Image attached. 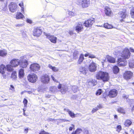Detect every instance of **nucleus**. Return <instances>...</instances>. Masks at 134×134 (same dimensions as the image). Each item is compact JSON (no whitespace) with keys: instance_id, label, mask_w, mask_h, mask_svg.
Returning a JSON list of instances; mask_svg holds the SVG:
<instances>
[{"instance_id":"12","label":"nucleus","mask_w":134,"mask_h":134,"mask_svg":"<svg viewBox=\"0 0 134 134\" xmlns=\"http://www.w3.org/2000/svg\"><path fill=\"white\" fill-rule=\"evenodd\" d=\"M94 22V21L93 19H90L86 21L83 24L86 27H90L91 26Z\"/></svg>"},{"instance_id":"57","label":"nucleus","mask_w":134,"mask_h":134,"mask_svg":"<svg viewBox=\"0 0 134 134\" xmlns=\"http://www.w3.org/2000/svg\"><path fill=\"white\" fill-rule=\"evenodd\" d=\"M130 50L131 52H134V50L132 48H130Z\"/></svg>"},{"instance_id":"29","label":"nucleus","mask_w":134,"mask_h":134,"mask_svg":"<svg viewBox=\"0 0 134 134\" xmlns=\"http://www.w3.org/2000/svg\"><path fill=\"white\" fill-rule=\"evenodd\" d=\"M24 17V16L20 12L17 13L16 15V18L17 19L22 18Z\"/></svg>"},{"instance_id":"24","label":"nucleus","mask_w":134,"mask_h":134,"mask_svg":"<svg viewBox=\"0 0 134 134\" xmlns=\"http://www.w3.org/2000/svg\"><path fill=\"white\" fill-rule=\"evenodd\" d=\"M64 110L68 112L70 115V116L72 118H74L75 117V114L74 113L72 112L71 111L69 110V109H65Z\"/></svg>"},{"instance_id":"47","label":"nucleus","mask_w":134,"mask_h":134,"mask_svg":"<svg viewBox=\"0 0 134 134\" xmlns=\"http://www.w3.org/2000/svg\"><path fill=\"white\" fill-rule=\"evenodd\" d=\"M39 134H49V133L44 131H41L40 133Z\"/></svg>"},{"instance_id":"58","label":"nucleus","mask_w":134,"mask_h":134,"mask_svg":"<svg viewBox=\"0 0 134 134\" xmlns=\"http://www.w3.org/2000/svg\"><path fill=\"white\" fill-rule=\"evenodd\" d=\"M49 120L50 121H53L54 120V119H52L51 118H49Z\"/></svg>"},{"instance_id":"50","label":"nucleus","mask_w":134,"mask_h":134,"mask_svg":"<svg viewBox=\"0 0 134 134\" xmlns=\"http://www.w3.org/2000/svg\"><path fill=\"white\" fill-rule=\"evenodd\" d=\"M59 120L60 122H65V121H69V120H65L64 119H60Z\"/></svg>"},{"instance_id":"6","label":"nucleus","mask_w":134,"mask_h":134,"mask_svg":"<svg viewBox=\"0 0 134 134\" xmlns=\"http://www.w3.org/2000/svg\"><path fill=\"white\" fill-rule=\"evenodd\" d=\"M130 52L129 50L127 48L124 49L122 54V57L125 59H128L130 56Z\"/></svg>"},{"instance_id":"25","label":"nucleus","mask_w":134,"mask_h":134,"mask_svg":"<svg viewBox=\"0 0 134 134\" xmlns=\"http://www.w3.org/2000/svg\"><path fill=\"white\" fill-rule=\"evenodd\" d=\"M13 67L10 64H8L6 65V69L8 72H12L14 70L13 68Z\"/></svg>"},{"instance_id":"49","label":"nucleus","mask_w":134,"mask_h":134,"mask_svg":"<svg viewBox=\"0 0 134 134\" xmlns=\"http://www.w3.org/2000/svg\"><path fill=\"white\" fill-rule=\"evenodd\" d=\"M117 128L118 129L117 131H119L121 129V127L120 125H119L117 126Z\"/></svg>"},{"instance_id":"15","label":"nucleus","mask_w":134,"mask_h":134,"mask_svg":"<svg viewBox=\"0 0 134 134\" xmlns=\"http://www.w3.org/2000/svg\"><path fill=\"white\" fill-rule=\"evenodd\" d=\"M133 73L130 71H127L124 74V77L125 79L128 80L131 78L132 76Z\"/></svg>"},{"instance_id":"3","label":"nucleus","mask_w":134,"mask_h":134,"mask_svg":"<svg viewBox=\"0 0 134 134\" xmlns=\"http://www.w3.org/2000/svg\"><path fill=\"white\" fill-rule=\"evenodd\" d=\"M20 63L19 65L22 68H26L28 64V61L25 59L23 56L21 57L20 59Z\"/></svg>"},{"instance_id":"51","label":"nucleus","mask_w":134,"mask_h":134,"mask_svg":"<svg viewBox=\"0 0 134 134\" xmlns=\"http://www.w3.org/2000/svg\"><path fill=\"white\" fill-rule=\"evenodd\" d=\"M10 89L12 90L13 92L14 91V87L12 85H11L10 86Z\"/></svg>"},{"instance_id":"36","label":"nucleus","mask_w":134,"mask_h":134,"mask_svg":"<svg viewBox=\"0 0 134 134\" xmlns=\"http://www.w3.org/2000/svg\"><path fill=\"white\" fill-rule=\"evenodd\" d=\"M113 71L114 74H117L119 71V69L117 66H115L113 69Z\"/></svg>"},{"instance_id":"11","label":"nucleus","mask_w":134,"mask_h":134,"mask_svg":"<svg viewBox=\"0 0 134 134\" xmlns=\"http://www.w3.org/2000/svg\"><path fill=\"white\" fill-rule=\"evenodd\" d=\"M41 80V82L45 84L48 83L49 80V77L47 74H44L42 76Z\"/></svg>"},{"instance_id":"33","label":"nucleus","mask_w":134,"mask_h":134,"mask_svg":"<svg viewBox=\"0 0 134 134\" xmlns=\"http://www.w3.org/2000/svg\"><path fill=\"white\" fill-rule=\"evenodd\" d=\"M103 26L105 28L107 29H112L113 28L112 26L107 23H105Z\"/></svg>"},{"instance_id":"62","label":"nucleus","mask_w":134,"mask_h":134,"mask_svg":"<svg viewBox=\"0 0 134 134\" xmlns=\"http://www.w3.org/2000/svg\"><path fill=\"white\" fill-rule=\"evenodd\" d=\"M114 117L115 118H117V116L116 115H115Z\"/></svg>"},{"instance_id":"38","label":"nucleus","mask_w":134,"mask_h":134,"mask_svg":"<svg viewBox=\"0 0 134 134\" xmlns=\"http://www.w3.org/2000/svg\"><path fill=\"white\" fill-rule=\"evenodd\" d=\"M19 5L21 8V12L24 13V5L23 2H21L19 4Z\"/></svg>"},{"instance_id":"52","label":"nucleus","mask_w":134,"mask_h":134,"mask_svg":"<svg viewBox=\"0 0 134 134\" xmlns=\"http://www.w3.org/2000/svg\"><path fill=\"white\" fill-rule=\"evenodd\" d=\"M29 130V128L28 127L25 129L24 131V132L26 133H28Z\"/></svg>"},{"instance_id":"28","label":"nucleus","mask_w":134,"mask_h":134,"mask_svg":"<svg viewBox=\"0 0 134 134\" xmlns=\"http://www.w3.org/2000/svg\"><path fill=\"white\" fill-rule=\"evenodd\" d=\"M131 121L129 120H126L124 123V125L126 127H129L132 124Z\"/></svg>"},{"instance_id":"61","label":"nucleus","mask_w":134,"mask_h":134,"mask_svg":"<svg viewBox=\"0 0 134 134\" xmlns=\"http://www.w3.org/2000/svg\"><path fill=\"white\" fill-rule=\"evenodd\" d=\"M85 132L87 134V133H88V131L87 130H86L85 131Z\"/></svg>"},{"instance_id":"30","label":"nucleus","mask_w":134,"mask_h":134,"mask_svg":"<svg viewBox=\"0 0 134 134\" xmlns=\"http://www.w3.org/2000/svg\"><path fill=\"white\" fill-rule=\"evenodd\" d=\"M24 76V70L21 69L19 71V76L20 78H23Z\"/></svg>"},{"instance_id":"35","label":"nucleus","mask_w":134,"mask_h":134,"mask_svg":"<svg viewBox=\"0 0 134 134\" xmlns=\"http://www.w3.org/2000/svg\"><path fill=\"white\" fill-rule=\"evenodd\" d=\"M102 108V106L100 104H99V105L95 108H93L92 110V112L94 113L96 111L99 109H100Z\"/></svg>"},{"instance_id":"42","label":"nucleus","mask_w":134,"mask_h":134,"mask_svg":"<svg viewBox=\"0 0 134 134\" xmlns=\"http://www.w3.org/2000/svg\"><path fill=\"white\" fill-rule=\"evenodd\" d=\"M118 111L119 112L122 113H124L125 112L123 108H119L118 109Z\"/></svg>"},{"instance_id":"60","label":"nucleus","mask_w":134,"mask_h":134,"mask_svg":"<svg viewBox=\"0 0 134 134\" xmlns=\"http://www.w3.org/2000/svg\"><path fill=\"white\" fill-rule=\"evenodd\" d=\"M77 133L75 131V132H73L71 134H77Z\"/></svg>"},{"instance_id":"23","label":"nucleus","mask_w":134,"mask_h":134,"mask_svg":"<svg viewBox=\"0 0 134 134\" xmlns=\"http://www.w3.org/2000/svg\"><path fill=\"white\" fill-rule=\"evenodd\" d=\"M84 59V55L83 54H81L79 60L78 61L77 63L78 64H80Z\"/></svg>"},{"instance_id":"44","label":"nucleus","mask_w":134,"mask_h":134,"mask_svg":"<svg viewBox=\"0 0 134 134\" xmlns=\"http://www.w3.org/2000/svg\"><path fill=\"white\" fill-rule=\"evenodd\" d=\"M129 64L130 68H132L134 67V64L133 63H129Z\"/></svg>"},{"instance_id":"45","label":"nucleus","mask_w":134,"mask_h":134,"mask_svg":"<svg viewBox=\"0 0 134 134\" xmlns=\"http://www.w3.org/2000/svg\"><path fill=\"white\" fill-rule=\"evenodd\" d=\"M72 89L74 92H75L77 91V87L75 86H73L72 87Z\"/></svg>"},{"instance_id":"41","label":"nucleus","mask_w":134,"mask_h":134,"mask_svg":"<svg viewBox=\"0 0 134 134\" xmlns=\"http://www.w3.org/2000/svg\"><path fill=\"white\" fill-rule=\"evenodd\" d=\"M27 102L28 101L25 98H24L23 101V103L25 107H27Z\"/></svg>"},{"instance_id":"5","label":"nucleus","mask_w":134,"mask_h":134,"mask_svg":"<svg viewBox=\"0 0 134 134\" xmlns=\"http://www.w3.org/2000/svg\"><path fill=\"white\" fill-rule=\"evenodd\" d=\"M27 79L29 81L32 83L35 82L38 79L37 76L35 74H30L27 76Z\"/></svg>"},{"instance_id":"7","label":"nucleus","mask_w":134,"mask_h":134,"mask_svg":"<svg viewBox=\"0 0 134 134\" xmlns=\"http://www.w3.org/2000/svg\"><path fill=\"white\" fill-rule=\"evenodd\" d=\"M17 5L15 3L12 2L9 5V8L10 11L12 12H15L17 10Z\"/></svg>"},{"instance_id":"37","label":"nucleus","mask_w":134,"mask_h":134,"mask_svg":"<svg viewBox=\"0 0 134 134\" xmlns=\"http://www.w3.org/2000/svg\"><path fill=\"white\" fill-rule=\"evenodd\" d=\"M67 13L69 15L71 16H74L76 15V13L75 12L70 11H68Z\"/></svg>"},{"instance_id":"63","label":"nucleus","mask_w":134,"mask_h":134,"mask_svg":"<svg viewBox=\"0 0 134 134\" xmlns=\"http://www.w3.org/2000/svg\"><path fill=\"white\" fill-rule=\"evenodd\" d=\"M23 115L24 116L26 115V114L25 112H23Z\"/></svg>"},{"instance_id":"43","label":"nucleus","mask_w":134,"mask_h":134,"mask_svg":"<svg viewBox=\"0 0 134 134\" xmlns=\"http://www.w3.org/2000/svg\"><path fill=\"white\" fill-rule=\"evenodd\" d=\"M82 131V129L80 128L77 129L75 131L77 133V134H79Z\"/></svg>"},{"instance_id":"2","label":"nucleus","mask_w":134,"mask_h":134,"mask_svg":"<svg viewBox=\"0 0 134 134\" xmlns=\"http://www.w3.org/2000/svg\"><path fill=\"white\" fill-rule=\"evenodd\" d=\"M77 3L78 5H81L83 8H86L90 5V0H77Z\"/></svg>"},{"instance_id":"48","label":"nucleus","mask_w":134,"mask_h":134,"mask_svg":"<svg viewBox=\"0 0 134 134\" xmlns=\"http://www.w3.org/2000/svg\"><path fill=\"white\" fill-rule=\"evenodd\" d=\"M89 58H95L96 57L94 55L91 54H89Z\"/></svg>"},{"instance_id":"34","label":"nucleus","mask_w":134,"mask_h":134,"mask_svg":"<svg viewBox=\"0 0 134 134\" xmlns=\"http://www.w3.org/2000/svg\"><path fill=\"white\" fill-rule=\"evenodd\" d=\"M123 60L122 58H120L118 59L119 65L120 66H124L125 65V64L123 62Z\"/></svg>"},{"instance_id":"14","label":"nucleus","mask_w":134,"mask_h":134,"mask_svg":"<svg viewBox=\"0 0 134 134\" xmlns=\"http://www.w3.org/2000/svg\"><path fill=\"white\" fill-rule=\"evenodd\" d=\"M47 38H48L52 42L55 43L57 38L54 36L50 35L48 34L46 35Z\"/></svg>"},{"instance_id":"55","label":"nucleus","mask_w":134,"mask_h":134,"mask_svg":"<svg viewBox=\"0 0 134 134\" xmlns=\"http://www.w3.org/2000/svg\"><path fill=\"white\" fill-rule=\"evenodd\" d=\"M51 77L52 79L54 81H56V80L55 79L54 77L53 76H52Z\"/></svg>"},{"instance_id":"20","label":"nucleus","mask_w":134,"mask_h":134,"mask_svg":"<svg viewBox=\"0 0 134 134\" xmlns=\"http://www.w3.org/2000/svg\"><path fill=\"white\" fill-rule=\"evenodd\" d=\"M105 13L106 15L110 16L111 13V10L108 7H105Z\"/></svg>"},{"instance_id":"26","label":"nucleus","mask_w":134,"mask_h":134,"mask_svg":"<svg viewBox=\"0 0 134 134\" xmlns=\"http://www.w3.org/2000/svg\"><path fill=\"white\" fill-rule=\"evenodd\" d=\"M11 78L13 80H15L17 78V74L15 71L12 72L11 76Z\"/></svg>"},{"instance_id":"8","label":"nucleus","mask_w":134,"mask_h":134,"mask_svg":"<svg viewBox=\"0 0 134 134\" xmlns=\"http://www.w3.org/2000/svg\"><path fill=\"white\" fill-rule=\"evenodd\" d=\"M42 31L40 28H35L33 31V35L36 37L39 36L42 34Z\"/></svg>"},{"instance_id":"53","label":"nucleus","mask_w":134,"mask_h":134,"mask_svg":"<svg viewBox=\"0 0 134 134\" xmlns=\"http://www.w3.org/2000/svg\"><path fill=\"white\" fill-rule=\"evenodd\" d=\"M3 75V78H4V79H5L6 78H7V76L5 74H4V73L3 74H2Z\"/></svg>"},{"instance_id":"10","label":"nucleus","mask_w":134,"mask_h":134,"mask_svg":"<svg viewBox=\"0 0 134 134\" xmlns=\"http://www.w3.org/2000/svg\"><path fill=\"white\" fill-rule=\"evenodd\" d=\"M97 65L96 63L92 62L89 65L88 69L91 72H94L96 70Z\"/></svg>"},{"instance_id":"22","label":"nucleus","mask_w":134,"mask_h":134,"mask_svg":"<svg viewBox=\"0 0 134 134\" xmlns=\"http://www.w3.org/2000/svg\"><path fill=\"white\" fill-rule=\"evenodd\" d=\"M62 84H59L58 88V89H61L60 90V91L62 93H64L67 90L66 88H65L63 87H62Z\"/></svg>"},{"instance_id":"27","label":"nucleus","mask_w":134,"mask_h":134,"mask_svg":"<svg viewBox=\"0 0 134 134\" xmlns=\"http://www.w3.org/2000/svg\"><path fill=\"white\" fill-rule=\"evenodd\" d=\"M7 54V51L5 50H0V56L4 57L6 56Z\"/></svg>"},{"instance_id":"21","label":"nucleus","mask_w":134,"mask_h":134,"mask_svg":"<svg viewBox=\"0 0 134 134\" xmlns=\"http://www.w3.org/2000/svg\"><path fill=\"white\" fill-rule=\"evenodd\" d=\"M5 69V66L3 64L1 65L0 66V73L2 74L4 73Z\"/></svg>"},{"instance_id":"18","label":"nucleus","mask_w":134,"mask_h":134,"mask_svg":"<svg viewBox=\"0 0 134 134\" xmlns=\"http://www.w3.org/2000/svg\"><path fill=\"white\" fill-rule=\"evenodd\" d=\"M106 58L108 62L110 63H114L115 62V59L113 57L108 55L106 56Z\"/></svg>"},{"instance_id":"39","label":"nucleus","mask_w":134,"mask_h":134,"mask_svg":"<svg viewBox=\"0 0 134 134\" xmlns=\"http://www.w3.org/2000/svg\"><path fill=\"white\" fill-rule=\"evenodd\" d=\"M102 92V90L100 89H99L98 90L96 91V94L97 96H99L101 94Z\"/></svg>"},{"instance_id":"13","label":"nucleus","mask_w":134,"mask_h":134,"mask_svg":"<svg viewBox=\"0 0 134 134\" xmlns=\"http://www.w3.org/2000/svg\"><path fill=\"white\" fill-rule=\"evenodd\" d=\"M118 94L117 91L115 89L110 90L109 92V96L111 97H114L116 96Z\"/></svg>"},{"instance_id":"9","label":"nucleus","mask_w":134,"mask_h":134,"mask_svg":"<svg viewBox=\"0 0 134 134\" xmlns=\"http://www.w3.org/2000/svg\"><path fill=\"white\" fill-rule=\"evenodd\" d=\"M20 63V59H14L10 61V64L12 67H16L19 65Z\"/></svg>"},{"instance_id":"17","label":"nucleus","mask_w":134,"mask_h":134,"mask_svg":"<svg viewBox=\"0 0 134 134\" xmlns=\"http://www.w3.org/2000/svg\"><path fill=\"white\" fill-rule=\"evenodd\" d=\"M75 28L76 30L78 33L80 32L83 29L82 25L81 23L77 24Z\"/></svg>"},{"instance_id":"64","label":"nucleus","mask_w":134,"mask_h":134,"mask_svg":"<svg viewBox=\"0 0 134 134\" xmlns=\"http://www.w3.org/2000/svg\"><path fill=\"white\" fill-rule=\"evenodd\" d=\"M72 33V32H69V34L70 35H71Z\"/></svg>"},{"instance_id":"4","label":"nucleus","mask_w":134,"mask_h":134,"mask_svg":"<svg viewBox=\"0 0 134 134\" xmlns=\"http://www.w3.org/2000/svg\"><path fill=\"white\" fill-rule=\"evenodd\" d=\"M40 66L37 63H33L30 66V69L32 71L36 72L40 70Z\"/></svg>"},{"instance_id":"40","label":"nucleus","mask_w":134,"mask_h":134,"mask_svg":"<svg viewBox=\"0 0 134 134\" xmlns=\"http://www.w3.org/2000/svg\"><path fill=\"white\" fill-rule=\"evenodd\" d=\"M131 15L132 18H134V8L133 7L131 10Z\"/></svg>"},{"instance_id":"54","label":"nucleus","mask_w":134,"mask_h":134,"mask_svg":"<svg viewBox=\"0 0 134 134\" xmlns=\"http://www.w3.org/2000/svg\"><path fill=\"white\" fill-rule=\"evenodd\" d=\"M89 54L90 53H87L85 54V57H87L88 56H89Z\"/></svg>"},{"instance_id":"56","label":"nucleus","mask_w":134,"mask_h":134,"mask_svg":"<svg viewBox=\"0 0 134 134\" xmlns=\"http://www.w3.org/2000/svg\"><path fill=\"white\" fill-rule=\"evenodd\" d=\"M27 22L28 23H32L31 21L30 20L27 19Z\"/></svg>"},{"instance_id":"32","label":"nucleus","mask_w":134,"mask_h":134,"mask_svg":"<svg viewBox=\"0 0 134 134\" xmlns=\"http://www.w3.org/2000/svg\"><path fill=\"white\" fill-rule=\"evenodd\" d=\"M79 55V52L77 51H75L73 53V58L74 59H76L78 58Z\"/></svg>"},{"instance_id":"59","label":"nucleus","mask_w":134,"mask_h":134,"mask_svg":"<svg viewBox=\"0 0 134 134\" xmlns=\"http://www.w3.org/2000/svg\"><path fill=\"white\" fill-rule=\"evenodd\" d=\"M5 106L6 105H5L4 104H1L0 105V107H3Z\"/></svg>"},{"instance_id":"19","label":"nucleus","mask_w":134,"mask_h":134,"mask_svg":"<svg viewBox=\"0 0 134 134\" xmlns=\"http://www.w3.org/2000/svg\"><path fill=\"white\" fill-rule=\"evenodd\" d=\"M126 14L124 12H120L119 13V18L120 20H122L123 19L126 18Z\"/></svg>"},{"instance_id":"16","label":"nucleus","mask_w":134,"mask_h":134,"mask_svg":"<svg viewBox=\"0 0 134 134\" xmlns=\"http://www.w3.org/2000/svg\"><path fill=\"white\" fill-rule=\"evenodd\" d=\"M79 71L83 74H86L88 71L87 66L86 65L84 67L81 66L79 68Z\"/></svg>"},{"instance_id":"1","label":"nucleus","mask_w":134,"mask_h":134,"mask_svg":"<svg viewBox=\"0 0 134 134\" xmlns=\"http://www.w3.org/2000/svg\"><path fill=\"white\" fill-rule=\"evenodd\" d=\"M96 77L97 79H101L104 82L108 81L109 78L107 73L102 71L98 72L97 74Z\"/></svg>"},{"instance_id":"31","label":"nucleus","mask_w":134,"mask_h":134,"mask_svg":"<svg viewBox=\"0 0 134 134\" xmlns=\"http://www.w3.org/2000/svg\"><path fill=\"white\" fill-rule=\"evenodd\" d=\"M48 66L49 68L52 69V70L54 72L58 71L59 70L58 68L55 67V66H53L49 64Z\"/></svg>"},{"instance_id":"46","label":"nucleus","mask_w":134,"mask_h":134,"mask_svg":"<svg viewBox=\"0 0 134 134\" xmlns=\"http://www.w3.org/2000/svg\"><path fill=\"white\" fill-rule=\"evenodd\" d=\"M74 125L73 124H72L71 125V126H70L69 129V130L70 131H72L73 129H74Z\"/></svg>"}]
</instances>
